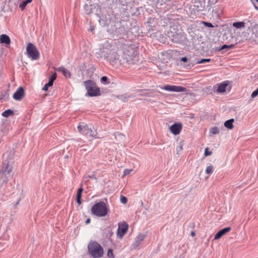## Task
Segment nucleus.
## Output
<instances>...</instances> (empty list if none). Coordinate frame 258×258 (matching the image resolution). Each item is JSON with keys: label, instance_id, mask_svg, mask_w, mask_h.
<instances>
[{"label": "nucleus", "instance_id": "1", "mask_svg": "<svg viewBox=\"0 0 258 258\" xmlns=\"http://www.w3.org/2000/svg\"><path fill=\"white\" fill-rule=\"evenodd\" d=\"M14 155L13 149H11L9 153L6 152L4 154V161L0 168V179L2 181L3 183L7 182L13 176Z\"/></svg>", "mask_w": 258, "mask_h": 258}, {"label": "nucleus", "instance_id": "2", "mask_svg": "<svg viewBox=\"0 0 258 258\" xmlns=\"http://www.w3.org/2000/svg\"><path fill=\"white\" fill-rule=\"evenodd\" d=\"M120 53L121 59L120 64L125 66H130L139 62V55L136 49L132 46H124Z\"/></svg>", "mask_w": 258, "mask_h": 258}, {"label": "nucleus", "instance_id": "3", "mask_svg": "<svg viewBox=\"0 0 258 258\" xmlns=\"http://www.w3.org/2000/svg\"><path fill=\"white\" fill-rule=\"evenodd\" d=\"M246 40L251 42H258V24L249 23L246 31L243 33Z\"/></svg>", "mask_w": 258, "mask_h": 258}, {"label": "nucleus", "instance_id": "4", "mask_svg": "<svg viewBox=\"0 0 258 258\" xmlns=\"http://www.w3.org/2000/svg\"><path fill=\"white\" fill-rule=\"evenodd\" d=\"M117 48L118 46L115 42L107 40L100 45L99 53H98L103 55L104 57L106 54L107 55L114 50H117Z\"/></svg>", "mask_w": 258, "mask_h": 258}, {"label": "nucleus", "instance_id": "5", "mask_svg": "<svg viewBox=\"0 0 258 258\" xmlns=\"http://www.w3.org/2000/svg\"><path fill=\"white\" fill-rule=\"evenodd\" d=\"M91 211L92 214L97 217H104L107 214L108 209L104 202H100L92 207Z\"/></svg>", "mask_w": 258, "mask_h": 258}, {"label": "nucleus", "instance_id": "6", "mask_svg": "<svg viewBox=\"0 0 258 258\" xmlns=\"http://www.w3.org/2000/svg\"><path fill=\"white\" fill-rule=\"evenodd\" d=\"M88 248L90 254L94 258L101 257L103 254V249L102 246L95 241L90 242Z\"/></svg>", "mask_w": 258, "mask_h": 258}, {"label": "nucleus", "instance_id": "7", "mask_svg": "<svg viewBox=\"0 0 258 258\" xmlns=\"http://www.w3.org/2000/svg\"><path fill=\"white\" fill-rule=\"evenodd\" d=\"M84 86L87 91V95L89 96H97L100 95V89L95 83L92 80H88L84 82Z\"/></svg>", "mask_w": 258, "mask_h": 258}, {"label": "nucleus", "instance_id": "8", "mask_svg": "<svg viewBox=\"0 0 258 258\" xmlns=\"http://www.w3.org/2000/svg\"><path fill=\"white\" fill-rule=\"evenodd\" d=\"M121 50H114L109 54H106L104 58L112 64H120V60L121 59V53H120Z\"/></svg>", "mask_w": 258, "mask_h": 258}, {"label": "nucleus", "instance_id": "9", "mask_svg": "<svg viewBox=\"0 0 258 258\" xmlns=\"http://www.w3.org/2000/svg\"><path fill=\"white\" fill-rule=\"evenodd\" d=\"M26 53L28 57L31 60H35L39 59V52L36 47L32 43H29L26 47Z\"/></svg>", "mask_w": 258, "mask_h": 258}, {"label": "nucleus", "instance_id": "10", "mask_svg": "<svg viewBox=\"0 0 258 258\" xmlns=\"http://www.w3.org/2000/svg\"><path fill=\"white\" fill-rule=\"evenodd\" d=\"M77 128L79 132L84 135H88L91 137H95L96 136V131H93L88 125L84 123L79 124Z\"/></svg>", "mask_w": 258, "mask_h": 258}, {"label": "nucleus", "instance_id": "11", "mask_svg": "<svg viewBox=\"0 0 258 258\" xmlns=\"http://www.w3.org/2000/svg\"><path fill=\"white\" fill-rule=\"evenodd\" d=\"M147 237V234L145 233H140L135 238L134 241L132 243V247L133 249L137 248L142 242Z\"/></svg>", "mask_w": 258, "mask_h": 258}, {"label": "nucleus", "instance_id": "12", "mask_svg": "<svg viewBox=\"0 0 258 258\" xmlns=\"http://www.w3.org/2000/svg\"><path fill=\"white\" fill-rule=\"evenodd\" d=\"M159 87L163 90H165L166 91H170V92H185L186 91V88L181 86H170V85H166L164 87L159 86Z\"/></svg>", "mask_w": 258, "mask_h": 258}, {"label": "nucleus", "instance_id": "13", "mask_svg": "<svg viewBox=\"0 0 258 258\" xmlns=\"http://www.w3.org/2000/svg\"><path fill=\"white\" fill-rule=\"evenodd\" d=\"M128 229V225L126 223L119 224L117 229V234L120 238H122L126 233Z\"/></svg>", "mask_w": 258, "mask_h": 258}, {"label": "nucleus", "instance_id": "14", "mask_svg": "<svg viewBox=\"0 0 258 258\" xmlns=\"http://www.w3.org/2000/svg\"><path fill=\"white\" fill-rule=\"evenodd\" d=\"M193 10L196 12H199L203 10L205 7L206 2L203 0L202 1L194 0L193 3Z\"/></svg>", "mask_w": 258, "mask_h": 258}, {"label": "nucleus", "instance_id": "15", "mask_svg": "<svg viewBox=\"0 0 258 258\" xmlns=\"http://www.w3.org/2000/svg\"><path fill=\"white\" fill-rule=\"evenodd\" d=\"M32 1V0H10V2L14 3L16 6L19 5V7L22 10H24L27 5Z\"/></svg>", "mask_w": 258, "mask_h": 258}, {"label": "nucleus", "instance_id": "16", "mask_svg": "<svg viewBox=\"0 0 258 258\" xmlns=\"http://www.w3.org/2000/svg\"><path fill=\"white\" fill-rule=\"evenodd\" d=\"M24 90L20 87L13 94V98L16 100H21L24 97Z\"/></svg>", "mask_w": 258, "mask_h": 258}, {"label": "nucleus", "instance_id": "17", "mask_svg": "<svg viewBox=\"0 0 258 258\" xmlns=\"http://www.w3.org/2000/svg\"><path fill=\"white\" fill-rule=\"evenodd\" d=\"M182 128V124L180 123H174L170 127V132L174 135L179 134Z\"/></svg>", "mask_w": 258, "mask_h": 258}, {"label": "nucleus", "instance_id": "18", "mask_svg": "<svg viewBox=\"0 0 258 258\" xmlns=\"http://www.w3.org/2000/svg\"><path fill=\"white\" fill-rule=\"evenodd\" d=\"M217 86H218L217 92L218 93H224L226 91V88L229 86V82L224 81L217 84Z\"/></svg>", "mask_w": 258, "mask_h": 258}, {"label": "nucleus", "instance_id": "19", "mask_svg": "<svg viewBox=\"0 0 258 258\" xmlns=\"http://www.w3.org/2000/svg\"><path fill=\"white\" fill-rule=\"evenodd\" d=\"M231 230V228L230 227H226L222 230H220L215 236L214 239H218L222 237L226 233H228Z\"/></svg>", "mask_w": 258, "mask_h": 258}, {"label": "nucleus", "instance_id": "20", "mask_svg": "<svg viewBox=\"0 0 258 258\" xmlns=\"http://www.w3.org/2000/svg\"><path fill=\"white\" fill-rule=\"evenodd\" d=\"M183 35L180 33H175L172 35V41L176 43H179L182 41Z\"/></svg>", "mask_w": 258, "mask_h": 258}, {"label": "nucleus", "instance_id": "21", "mask_svg": "<svg viewBox=\"0 0 258 258\" xmlns=\"http://www.w3.org/2000/svg\"><path fill=\"white\" fill-rule=\"evenodd\" d=\"M96 8H99V6L97 5H95V4L87 5V4H86L84 6V7L85 13L87 14H89L92 12L93 9Z\"/></svg>", "mask_w": 258, "mask_h": 258}, {"label": "nucleus", "instance_id": "22", "mask_svg": "<svg viewBox=\"0 0 258 258\" xmlns=\"http://www.w3.org/2000/svg\"><path fill=\"white\" fill-rule=\"evenodd\" d=\"M250 22L247 21V22H234L233 23L232 25L233 27H236V28H247L248 25L249 24Z\"/></svg>", "mask_w": 258, "mask_h": 258}, {"label": "nucleus", "instance_id": "23", "mask_svg": "<svg viewBox=\"0 0 258 258\" xmlns=\"http://www.w3.org/2000/svg\"><path fill=\"white\" fill-rule=\"evenodd\" d=\"M10 42V38L7 35L2 34L0 36V43L9 44Z\"/></svg>", "mask_w": 258, "mask_h": 258}, {"label": "nucleus", "instance_id": "24", "mask_svg": "<svg viewBox=\"0 0 258 258\" xmlns=\"http://www.w3.org/2000/svg\"><path fill=\"white\" fill-rule=\"evenodd\" d=\"M234 47V44H230V45H223L220 48L217 49L218 51H223V53L226 52V51L229 50L231 49H232Z\"/></svg>", "mask_w": 258, "mask_h": 258}, {"label": "nucleus", "instance_id": "25", "mask_svg": "<svg viewBox=\"0 0 258 258\" xmlns=\"http://www.w3.org/2000/svg\"><path fill=\"white\" fill-rule=\"evenodd\" d=\"M117 97L122 101L125 102H127L129 100V99L134 98V96L131 94H125L119 95Z\"/></svg>", "mask_w": 258, "mask_h": 258}, {"label": "nucleus", "instance_id": "26", "mask_svg": "<svg viewBox=\"0 0 258 258\" xmlns=\"http://www.w3.org/2000/svg\"><path fill=\"white\" fill-rule=\"evenodd\" d=\"M234 120L233 118L230 119L226 121L224 123V126L229 130H232L233 128V123Z\"/></svg>", "mask_w": 258, "mask_h": 258}, {"label": "nucleus", "instance_id": "27", "mask_svg": "<svg viewBox=\"0 0 258 258\" xmlns=\"http://www.w3.org/2000/svg\"><path fill=\"white\" fill-rule=\"evenodd\" d=\"M83 191V189L82 187L79 188L78 190L77 195V202L79 205H81V198L82 197V193Z\"/></svg>", "mask_w": 258, "mask_h": 258}, {"label": "nucleus", "instance_id": "28", "mask_svg": "<svg viewBox=\"0 0 258 258\" xmlns=\"http://www.w3.org/2000/svg\"><path fill=\"white\" fill-rule=\"evenodd\" d=\"M59 71L61 72L62 74L66 77H70L71 73L70 72L67 70L66 68L63 67H61L59 68Z\"/></svg>", "mask_w": 258, "mask_h": 258}, {"label": "nucleus", "instance_id": "29", "mask_svg": "<svg viewBox=\"0 0 258 258\" xmlns=\"http://www.w3.org/2000/svg\"><path fill=\"white\" fill-rule=\"evenodd\" d=\"M89 178L94 179L96 181H97V178L95 177L94 175H88L84 176L83 178L85 184H87V182L89 181Z\"/></svg>", "mask_w": 258, "mask_h": 258}, {"label": "nucleus", "instance_id": "30", "mask_svg": "<svg viewBox=\"0 0 258 258\" xmlns=\"http://www.w3.org/2000/svg\"><path fill=\"white\" fill-rule=\"evenodd\" d=\"M14 114V111L11 109H8L4 111L2 113V115L5 117H8L11 115Z\"/></svg>", "mask_w": 258, "mask_h": 258}, {"label": "nucleus", "instance_id": "31", "mask_svg": "<svg viewBox=\"0 0 258 258\" xmlns=\"http://www.w3.org/2000/svg\"><path fill=\"white\" fill-rule=\"evenodd\" d=\"M56 78V74L54 73L49 78V82L48 83V85L49 86H52L53 85V83L54 81Z\"/></svg>", "mask_w": 258, "mask_h": 258}, {"label": "nucleus", "instance_id": "32", "mask_svg": "<svg viewBox=\"0 0 258 258\" xmlns=\"http://www.w3.org/2000/svg\"><path fill=\"white\" fill-rule=\"evenodd\" d=\"M210 133L213 135L218 134L219 133V130L217 126H214L211 128Z\"/></svg>", "mask_w": 258, "mask_h": 258}, {"label": "nucleus", "instance_id": "33", "mask_svg": "<svg viewBox=\"0 0 258 258\" xmlns=\"http://www.w3.org/2000/svg\"><path fill=\"white\" fill-rule=\"evenodd\" d=\"M206 173L208 174H210L213 172V166L210 165L208 166L206 169Z\"/></svg>", "mask_w": 258, "mask_h": 258}, {"label": "nucleus", "instance_id": "34", "mask_svg": "<svg viewBox=\"0 0 258 258\" xmlns=\"http://www.w3.org/2000/svg\"><path fill=\"white\" fill-rule=\"evenodd\" d=\"M218 9L216 8L215 9H214L212 11L213 15L212 16L213 17H215L216 18L219 17V14H218Z\"/></svg>", "mask_w": 258, "mask_h": 258}, {"label": "nucleus", "instance_id": "35", "mask_svg": "<svg viewBox=\"0 0 258 258\" xmlns=\"http://www.w3.org/2000/svg\"><path fill=\"white\" fill-rule=\"evenodd\" d=\"M107 256L109 258H114L113 250L111 249H109L107 251Z\"/></svg>", "mask_w": 258, "mask_h": 258}, {"label": "nucleus", "instance_id": "36", "mask_svg": "<svg viewBox=\"0 0 258 258\" xmlns=\"http://www.w3.org/2000/svg\"><path fill=\"white\" fill-rule=\"evenodd\" d=\"M120 202L123 204H126L127 202V198L123 196H120Z\"/></svg>", "mask_w": 258, "mask_h": 258}, {"label": "nucleus", "instance_id": "37", "mask_svg": "<svg viewBox=\"0 0 258 258\" xmlns=\"http://www.w3.org/2000/svg\"><path fill=\"white\" fill-rule=\"evenodd\" d=\"M183 145L180 143V145L176 147V152L177 154H180L182 150Z\"/></svg>", "mask_w": 258, "mask_h": 258}, {"label": "nucleus", "instance_id": "38", "mask_svg": "<svg viewBox=\"0 0 258 258\" xmlns=\"http://www.w3.org/2000/svg\"><path fill=\"white\" fill-rule=\"evenodd\" d=\"M211 61V59L207 58V59H202L201 60L197 62V63H203L207 62H210Z\"/></svg>", "mask_w": 258, "mask_h": 258}, {"label": "nucleus", "instance_id": "39", "mask_svg": "<svg viewBox=\"0 0 258 258\" xmlns=\"http://www.w3.org/2000/svg\"><path fill=\"white\" fill-rule=\"evenodd\" d=\"M108 80V78L106 76H103L101 78V82L102 84H107V81Z\"/></svg>", "mask_w": 258, "mask_h": 258}, {"label": "nucleus", "instance_id": "40", "mask_svg": "<svg viewBox=\"0 0 258 258\" xmlns=\"http://www.w3.org/2000/svg\"><path fill=\"white\" fill-rule=\"evenodd\" d=\"M258 95V88L254 91L251 94V97L252 98H255Z\"/></svg>", "mask_w": 258, "mask_h": 258}, {"label": "nucleus", "instance_id": "41", "mask_svg": "<svg viewBox=\"0 0 258 258\" xmlns=\"http://www.w3.org/2000/svg\"><path fill=\"white\" fill-rule=\"evenodd\" d=\"M204 154L205 156H210L212 154V152L209 151L208 148H206L205 150Z\"/></svg>", "mask_w": 258, "mask_h": 258}, {"label": "nucleus", "instance_id": "42", "mask_svg": "<svg viewBox=\"0 0 258 258\" xmlns=\"http://www.w3.org/2000/svg\"><path fill=\"white\" fill-rule=\"evenodd\" d=\"M133 171V169H125L123 171V176H124L127 174H129L131 171Z\"/></svg>", "mask_w": 258, "mask_h": 258}, {"label": "nucleus", "instance_id": "43", "mask_svg": "<svg viewBox=\"0 0 258 258\" xmlns=\"http://www.w3.org/2000/svg\"><path fill=\"white\" fill-rule=\"evenodd\" d=\"M203 23L204 24L205 26H207L208 27H213V25L212 23H209V22H203Z\"/></svg>", "mask_w": 258, "mask_h": 258}, {"label": "nucleus", "instance_id": "44", "mask_svg": "<svg viewBox=\"0 0 258 258\" xmlns=\"http://www.w3.org/2000/svg\"><path fill=\"white\" fill-rule=\"evenodd\" d=\"M48 87H50V86H49V85H48V83H47L43 87L42 90H44V91H47L48 90Z\"/></svg>", "mask_w": 258, "mask_h": 258}, {"label": "nucleus", "instance_id": "45", "mask_svg": "<svg viewBox=\"0 0 258 258\" xmlns=\"http://www.w3.org/2000/svg\"><path fill=\"white\" fill-rule=\"evenodd\" d=\"M153 93V91H151L150 92L147 93L146 95L150 96V97H154V95H152V93Z\"/></svg>", "mask_w": 258, "mask_h": 258}, {"label": "nucleus", "instance_id": "46", "mask_svg": "<svg viewBox=\"0 0 258 258\" xmlns=\"http://www.w3.org/2000/svg\"><path fill=\"white\" fill-rule=\"evenodd\" d=\"M187 59L186 57H183L181 58V60L183 62H186L187 61Z\"/></svg>", "mask_w": 258, "mask_h": 258}, {"label": "nucleus", "instance_id": "47", "mask_svg": "<svg viewBox=\"0 0 258 258\" xmlns=\"http://www.w3.org/2000/svg\"><path fill=\"white\" fill-rule=\"evenodd\" d=\"M86 224H88L89 223H90V218H88L86 220V222H85Z\"/></svg>", "mask_w": 258, "mask_h": 258}, {"label": "nucleus", "instance_id": "48", "mask_svg": "<svg viewBox=\"0 0 258 258\" xmlns=\"http://www.w3.org/2000/svg\"><path fill=\"white\" fill-rule=\"evenodd\" d=\"M192 67V65H191V64H189V65H188V66H187L186 69H190V68L191 67Z\"/></svg>", "mask_w": 258, "mask_h": 258}, {"label": "nucleus", "instance_id": "49", "mask_svg": "<svg viewBox=\"0 0 258 258\" xmlns=\"http://www.w3.org/2000/svg\"><path fill=\"white\" fill-rule=\"evenodd\" d=\"M191 236H195V232H194V231H191Z\"/></svg>", "mask_w": 258, "mask_h": 258}, {"label": "nucleus", "instance_id": "50", "mask_svg": "<svg viewBox=\"0 0 258 258\" xmlns=\"http://www.w3.org/2000/svg\"><path fill=\"white\" fill-rule=\"evenodd\" d=\"M93 30H94V29H93V28H91V30L92 31Z\"/></svg>", "mask_w": 258, "mask_h": 258}, {"label": "nucleus", "instance_id": "51", "mask_svg": "<svg viewBox=\"0 0 258 258\" xmlns=\"http://www.w3.org/2000/svg\"><path fill=\"white\" fill-rule=\"evenodd\" d=\"M19 203V201L17 202V203H16V205H18Z\"/></svg>", "mask_w": 258, "mask_h": 258}, {"label": "nucleus", "instance_id": "52", "mask_svg": "<svg viewBox=\"0 0 258 258\" xmlns=\"http://www.w3.org/2000/svg\"><path fill=\"white\" fill-rule=\"evenodd\" d=\"M256 1L257 2H258V0H256Z\"/></svg>", "mask_w": 258, "mask_h": 258}]
</instances>
